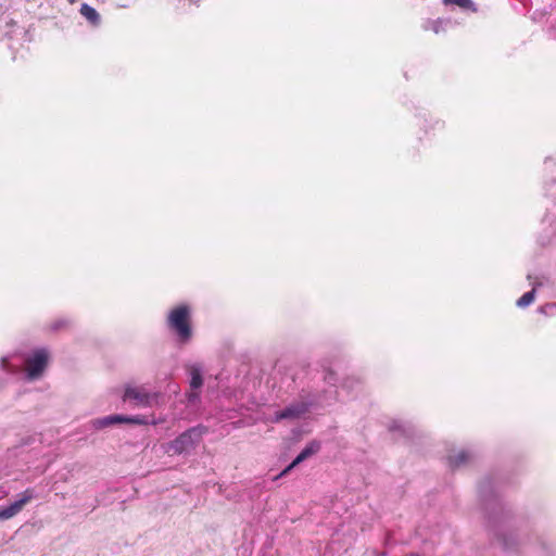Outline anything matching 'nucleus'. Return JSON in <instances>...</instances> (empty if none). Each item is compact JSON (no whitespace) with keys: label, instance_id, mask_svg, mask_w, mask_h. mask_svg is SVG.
Listing matches in <instances>:
<instances>
[{"label":"nucleus","instance_id":"f03ea898","mask_svg":"<svg viewBox=\"0 0 556 556\" xmlns=\"http://www.w3.org/2000/svg\"><path fill=\"white\" fill-rule=\"evenodd\" d=\"M205 432L206 428L202 426L189 428L167 444L166 453L180 455L189 452L198 445Z\"/></svg>","mask_w":556,"mask_h":556},{"label":"nucleus","instance_id":"1a4fd4ad","mask_svg":"<svg viewBox=\"0 0 556 556\" xmlns=\"http://www.w3.org/2000/svg\"><path fill=\"white\" fill-rule=\"evenodd\" d=\"M79 12L93 26H98L100 24V21H101L100 14L96 11V9H93L89 4H87V3L81 4Z\"/></svg>","mask_w":556,"mask_h":556},{"label":"nucleus","instance_id":"f3484780","mask_svg":"<svg viewBox=\"0 0 556 556\" xmlns=\"http://www.w3.org/2000/svg\"><path fill=\"white\" fill-rule=\"evenodd\" d=\"M326 380L331 382L334 380V374L332 371H329L328 376L326 377Z\"/></svg>","mask_w":556,"mask_h":556},{"label":"nucleus","instance_id":"423d86ee","mask_svg":"<svg viewBox=\"0 0 556 556\" xmlns=\"http://www.w3.org/2000/svg\"><path fill=\"white\" fill-rule=\"evenodd\" d=\"M122 422H128V424H136V425H144L147 421L142 417H125L122 415H113L104 417L100 420H98L99 427H108L115 424H122Z\"/></svg>","mask_w":556,"mask_h":556},{"label":"nucleus","instance_id":"4468645a","mask_svg":"<svg viewBox=\"0 0 556 556\" xmlns=\"http://www.w3.org/2000/svg\"><path fill=\"white\" fill-rule=\"evenodd\" d=\"M320 448V444L318 442H311L309 444H307L304 450L302 451V453L306 456V458L313 456L314 454H316Z\"/></svg>","mask_w":556,"mask_h":556},{"label":"nucleus","instance_id":"dca6fc26","mask_svg":"<svg viewBox=\"0 0 556 556\" xmlns=\"http://www.w3.org/2000/svg\"><path fill=\"white\" fill-rule=\"evenodd\" d=\"M295 467V465H293V463H291L288 467H286L281 472L280 475L276 478L278 479L279 477H283L286 476L287 473H289L293 468Z\"/></svg>","mask_w":556,"mask_h":556},{"label":"nucleus","instance_id":"0eeeda50","mask_svg":"<svg viewBox=\"0 0 556 556\" xmlns=\"http://www.w3.org/2000/svg\"><path fill=\"white\" fill-rule=\"evenodd\" d=\"M305 413V408L303 406H289L283 410L276 414L275 420L279 421L288 418H299L302 414Z\"/></svg>","mask_w":556,"mask_h":556},{"label":"nucleus","instance_id":"9b49d317","mask_svg":"<svg viewBox=\"0 0 556 556\" xmlns=\"http://www.w3.org/2000/svg\"><path fill=\"white\" fill-rule=\"evenodd\" d=\"M190 377H191V380H190V387L192 389H199L202 387L203 384V379H202V375H201V371L198 367H191L190 369Z\"/></svg>","mask_w":556,"mask_h":556},{"label":"nucleus","instance_id":"6ab92c4d","mask_svg":"<svg viewBox=\"0 0 556 556\" xmlns=\"http://www.w3.org/2000/svg\"><path fill=\"white\" fill-rule=\"evenodd\" d=\"M407 556H418V555H417V554H409V555H407Z\"/></svg>","mask_w":556,"mask_h":556},{"label":"nucleus","instance_id":"6e6552de","mask_svg":"<svg viewBox=\"0 0 556 556\" xmlns=\"http://www.w3.org/2000/svg\"><path fill=\"white\" fill-rule=\"evenodd\" d=\"M470 460V454L467 451H458L455 454H451L447 457L448 465L452 468H457L462 465L467 464Z\"/></svg>","mask_w":556,"mask_h":556},{"label":"nucleus","instance_id":"20e7f679","mask_svg":"<svg viewBox=\"0 0 556 556\" xmlns=\"http://www.w3.org/2000/svg\"><path fill=\"white\" fill-rule=\"evenodd\" d=\"M20 496V500L8 507L0 508V520H8L17 515L24 506L35 497V492L33 489L28 488L22 492Z\"/></svg>","mask_w":556,"mask_h":556},{"label":"nucleus","instance_id":"7ed1b4c3","mask_svg":"<svg viewBox=\"0 0 556 556\" xmlns=\"http://www.w3.org/2000/svg\"><path fill=\"white\" fill-rule=\"evenodd\" d=\"M49 361V353L45 349L36 350L25 359V370L29 380L38 379L45 371Z\"/></svg>","mask_w":556,"mask_h":556},{"label":"nucleus","instance_id":"ddd939ff","mask_svg":"<svg viewBox=\"0 0 556 556\" xmlns=\"http://www.w3.org/2000/svg\"><path fill=\"white\" fill-rule=\"evenodd\" d=\"M71 325L70 320L66 319V318H59L56 320H53L50 325H49V328L52 330V331H58V330H62V329H66L68 328V326Z\"/></svg>","mask_w":556,"mask_h":556},{"label":"nucleus","instance_id":"f257e3e1","mask_svg":"<svg viewBox=\"0 0 556 556\" xmlns=\"http://www.w3.org/2000/svg\"><path fill=\"white\" fill-rule=\"evenodd\" d=\"M168 327L176 333L180 343H187L192 337L191 309L187 304L175 306L167 316Z\"/></svg>","mask_w":556,"mask_h":556},{"label":"nucleus","instance_id":"9d476101","mask_svg":"<svg viewBox=\"0 0 556 556\" xmlns=\"http://www.w3.org/2000/svg\"><path fill=\"white\" fill-rule=\"evenodd\" d=\"M444 4H454L462 9L469 10L471 12H477L478 9L472 0H443Z\"/></svg>","mask_w":556,"mask_h":556},{"label":"nucleus","instance_id":"a211bd4d","mask_svg":"<svg viewBox=\"0 0 556 556\" xmlns=\"http://www.w3.org/2000/svg\"><path fill=\"white\" fill-rule=\"evenodd\" d=\"M70 4H75L77 0H67Z\"/></svg>","mask_w":556,"mask_h":556},{"label":"nucleus","instance_id":"39448f33","mask_svg":"<svg viewBox=\"0 0 556 556\" xmlns=\"http://www.w3.org/2000/svg\"><path fill=\"white\" fill-rule=\"evenodd\" d=\"M123 400L129 401L134 406L147 407L151 404V395L141 387H127Z\"/></svg>","mask_w":556,"mask_h":556},{"label":"nucleus","instance_id":"f8f14e48","mask_svg":"<svg viewBox=\"0 0 556 556\" xmlns=\"http://www.w3.org/2000/svg\"><path fill=\"white\" fill-rule=\"evenodd\" d=\"M534 294H535V289H532L531 291L526 292L521 298L518 299L517 305L519 307H526V306L530 305L534 301Z\"/></svg>","mask_w":556,"mask_h":556},{"label":"nucleus","instance_id":"2eb2a0df","mask_svg":"<svg viewBox=\"0 0 556 556\" xmlns=\"http://www.w3.org/2000/svg\"><path fill=\"white\" fill-rule=\"evenodd\" d=\"M306 458V456L301 452L294 459H293V465L298 466L300 463L304 462Z\"/></svg>","mask_w":556,"mask_h":556}]
</instances>
